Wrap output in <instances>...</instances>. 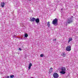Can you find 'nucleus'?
Masks as SVG:
<instances>
[{
  "label": "nucleus",
  "mask_w": 78,
  "mask_h": 78,
  "mask_svg": "<svg viewBox=\"0 0 78 78\" xmlns=\"http://www.w3.org/2000/svg\"><path fill=\"white\" fill-rule=\"evenodd\" d=\"M61 71L60 72V73H62V74H65V73H66V68L64 67H62L61 69Z\"/></svg>",
  "instance_id": "7ed1b4c3"
},
{
  "label": "nucleus",
  "mask_w": 78,
  "mask_h": 78,
  "mask_svg": "<svg viewBox=\"0 0 78 78\" xmlns=\"http://www.w3.org/2000/svg\"><path fill=\"white\" fill-rule=\"evenodd\" d=\"M56 39H55L53 40V41H56Z\"/></svg>",
  "instance_id": "6ab92c4d"
},
{
  "label": "nucleus",
  "mask_w": 78,
  "mask_h": 78,
  "mask_svg": "<svg viewBox=\"0 0 78 78\" xmlns=\"http://www.w3.org/2000/svg\"><path fill=\"white\" fill-rule=\"evenodd\" d=\"M14 77V75H11L10 76V78H13Z\"/></svg>",
  "instance_id": "4468645a"
},
{
  "label": "nucleus",
  "mask_w": 78,
  "mask_h": 78,
  "mask_svg": "<svg viewBox=\"0 0 78 78\" xmlns=\"http://www.w3.org/2000/svg\"><path fill=\"white\" fill-rule=\"evenodd\" d=\"M58 19L56 18H55L54 19L52 22V24L55 26H56V25H58Z\"/></svg>",
  "instance_id": "f03ea898"
},
{
  "label": "nucleus",
  "mask_w": 78,
  "mask_h": 78,
  "mask_svg": "<svg viewBox=\"0 0 78 78\" xmlns=\"http://www.w3.org/2000/svg\"><path fill=\"white\" fill-rule=\"evenodd\" d=\"M49 73H50L53 72V68H51L50 69H49Z\"/></svg>",
  "instance_id": "6e6552de"
},
{
  "label": "nucleus",
  "mask_w": 78,
  "mask_h": 78,
  "mask_svg": "<svg viewBox=\"0 0 78 78\" xmlns=\"http://www.w3.org/2000/svg\"><path fill=\"white\" fill-rule=\"evenodd\" d=\"M31 78H33V77H31Z\"/></svg>",
  "instance_id": "412c9836"
},
{
  "label": "nucleus",
  "mask_w": 78,
  "mask_h": 78,
  "mask_svg": "<svg viewBox=\"0 0 78 78\" xmlns=\"http://www.w3.org/2000/svg\"><path fill=\"white\" fill-rule=\"evenodd\" d=\"M5 78H9V76H7L6 77H5Z\"/></svg>",
  "instance_id": "f3484780"
},
{
  "label": "nucleus",
  "mask_w": 78,
  "mask_h": 78,
  "mask_svg": "<svg viewBox=\"0 0 78 78\" xmlns=\"http://www.w3.org/2000/svg\"><path fill=\"white\" fill-rule=\"evenodd\" d=\"M53 76L54 78H58L59 76V75H58L57 73H54Z\"/></svg>",
  "instance_id": "39448f33"
},
{
  "label": "nucleus",
  "mask_w": 78,
  "mask_h": 78,
  "mask_svg": "<svg viewBox=\"0 0 78 78\" xmlns=\"http://www.w3.org/2000/svg\"><path fill=\"white\" fill-rule=\"evenodd\" d=\"M19 50L21 51V50H22V49H21V48H19Z\"/></svg>",
  "instance_id": "a211bd4d"
},
{
  "label": "nucleus",
  "mask_w": 78,
  "mask_h": 78,
  "mask_svg": "<svg viewBox=\"0 0 78 78\" xmlns=\"http://www.w3.org/2000/svg\"><path fill=\"white\" fill-rule=\"evenodd\" d=\"M47 25L48 27L49 28L50 27V22L48 21V22Z\"/></svg>",
  "instance_id": "f8f14e48"
},
{
  "label": "nucleus",
  "mask_w": 78,
  "mask_h": 78,
  "mask_svg": "<svg viewBox=\"0 0 78 78\" xmlns=\"http://www.w3.org/2000/svg\"><path fill=\"white\" fill-rule=\"evenodd\" d=\"M35 20H36V19L35 18H32L30 19V20L31 22H34Z\"/></svg>",
  "instance_id": "0eeeda50"
},
{
  "label": "nucleus",
  "mask_w": 78,
  "mask_h": 78,
  "mask_svg": "<svg viewBox=\"0 0 78 78\" xmlns=\"http://www.w3.org/2000/svg\"><path fill=\"white\" fill-rule=\"evenodd\" d=\"M35 21L36 22V23H37V24H38V23H39L40 20H39V18H37V19H35Z\"/></svg>",
  "instance_id": "423d86ee"
},
{
  "label": "nucleus",
  "mask_w": 78,
  "mask_h": 78,
  "mask_svg": "<svg viewBox=\"0 0 78 78\" xmlns=\"http://www.w3.org/2000/svg\"><path fill=\"white\" fill-rule=\"evenodd\" d=\"M69 40L68 41V43H69L70 41H72V38H69Z\"/></svg>",
  "instance_id": "ddd939ff"
},
{
  "label": "nucleus",
  "mask_w": 78,
  "mask_h": 78,
  "mask_svg": "<svg viewBox=\"0 0 78 78\" xmlns=\"http://www.w3.org/2000/svg\"><path fill=\"white\" fill-rule=\"evenodd\" d=\"M29 66L28 67L29 70H30V69H31V66H32V64L31 63H30Z\"/></svg>",
  "instance_id": "1a4fd4ad"
},
{
  "label": "nucleus",
  "mask_w": 78,
  "mask_h": 78,
  "mask_svg": "<svg viewBox=\"0 0 78 78\" xmlns=\"http://www.w3.org/2000/svg\"><path fill=\"white\" fill-rule=\"evenodd\" d=\"M44 56V55L41 54L40 55V57H43Z\"/></svg>",
  "instance_id": "dca6fc26"
},
{
  "label": "nucleus",
  "mask_w": 78,
  "mask_h": 78,
  "mask_svg": "<svg viewBox=\"0 0 78 78\" xmlns=\"http://www.w3.org/2000/svg\"><path fill=\"white\" fill-rule=\"evenodd\" d=\"M1 5L2 6V7H4L5 6V3L2 2L1 3Z\"/></svg>",
  "instance_id": "9b49d317"
},
{
  "label": "nucleus",
  "mask_w": 78,
  "mask_h": 78,
  "mask_svg": "<svg viewBox=\"0 0 78 78\" xmlns=\"http://www.w3.org/2000/svg\"><path fill=\"white\" fill-rule=\"evenodd\" d=\"M30 1L31 0H29Z\"/></svg>",
  "instance_id": "5701e85b"
},
{
  "label": "nucleus",
  "mask_w": 78,
  "mask_h": 78,
  "mask_svg": "<svg viewBox=\"0 0 78 78\" xmlns=\"http://www.w3.org/2000/svg\"><path fill=\"white\" fill-rule=\"evenodd\" d=\"M14 36H16L15 35H14Z\"/></svg>",
  "instance_id": "aec40b11"
},
{
  "label": "nucleus",
  "mask_w": 78,
  "mask_h": 78,
  "mask_svg": "<svg viewBox=\"0 0 78 78\" xmlns=\"http://www.w3.org/2000/svg\"><path fill=\"white\" fill-rule=\"evenodd\" d=\"M24 36L25 37H28V34H25Z\"/></svg>",
  "instance_id": "2eb2a0df"
},
{
  "label": "nucleus",
  "mask_w": 78,
  "mask_h": 78,
  "mask_svg": "<svg viewBox=\"0 0 78 78\" xmlns=\"http://www.w3.org/2000/svg\"><path fill=\"white\" fill-rule=\"evenodd\" d=\"M66 50L67 51H70L71 50V46L70 45L68 46L66 48Z\"/></svg>",
  "instance_id": "20e7f679"
},
{
  "label": "nucleus",
  "mask_w": 78,
  "mask_h": 78,
  "mask_svg": "<svg viewBox=\"0 0 78 78\" xmlns=\"http://www.w3.org/2000/svg\"><path fill=\"white\" fill-rule=\"evenodd\" d=\"M73 16L68 18V20L66 22V23H68L69 24L73 22Z\"/></svg>",
  "instance_id": "f257e3e1"
},
{
  "label": "nucleus",
  "mask_w": 78,
  "mask_h": 78,
  "mask_svg": "<svg viewBox=\"0 0 78 78\" xmlns=\"http://www.w3.org/2000/svg\"><path fill=\"white\" fill-rule=\"evenodd\" d=\"M62 9H61V10H62Z\"/></svg>",
  "instance_id": "4be33fe9"
},
{
  "label": "nucleus",
  "mask_w": 78,
  "mask_h": 78,
  "mask_svg": "<svg viewBox=\"0 0 78 78\" xmlns=\"http://www.w3.org/2000/svg\"><path fill=\"white\" fill-rule=\"evenodd\" d=\"M62 56H63V57H66V54L65 53H63L62 54Z\"/></svg>",
  "instance_id": "9d476101"
}]
</instances>
